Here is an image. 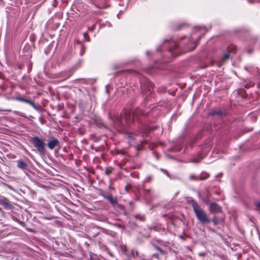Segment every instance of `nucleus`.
<instances>
[{
  "label": "nucleus",
  "mask_w": 260,
  "mask_h": 260,
  "mask_svg": "<svg viewBox=\"0 0 260 260\" xmlns=\"http://www.w3.org/2000/svg\"><path fill=\"white\" fill-rule=\"evenodd\" d=\"M133 120V117L129 111L125 110L122 112L119 117L114 119V123L117 128L124 131L125 130L122 128L124 122L127 125H129Z\"/></svg>",
  "instance_id": "f257e3e1"
},
{
  "label": "nucleus",
  "mask_w": 260,
  "mask_h": 260,
  "mask_svg": "<svg viewBox=\"0 0 260 260\" xmlns=\"http://www.w3.org/2000/svg\"><path fill=\"white\" fill-rule=\"evenodd\" d=\"M191 206L197 219L201 223L206 224L211 222V220L208 217L205 211L200 207L196 201H191Z\"/></svg>",
  "instance_id": "f03ea898"
},
{
  "label": "nucleus",
  "mask_w": 260,
  "mask_h": 260,
  "mask_svg": "<svg viewBox=\"0 0 260 260\" xmlns=\"http://www.w3.org/2000/svg\"><path fill=\"white\" fill-rule=\"evenodd\" d=\"M196 31H198V30H201L202 31L200 37L198 38L196 41L193 40L192 39H189L188 42L185 45V47L187 51L193 50L197 46V42L200 40L201 38L202 37V36L205 34V32L207 31V29L205 27H197L196 28Z\"/></svg>",
  "instance_id": "7ed1b4c3"
},
{
  "label": "nucleus",
  "mask_w": 260,
  "mask_h": 260,
  "mask_svg": "<svg viewBox=\"0 0 260 260\" xmlns=\"http://www.w3.org/2000/svg\"><path fill=\"white\" fill-rule=\"evenodd\" d=\"M30 141L40 154H45V144L41 139L37 136H35L31 138Z\"/></svg>",
  "instance_id": "20e7f679"
},
{
  "label": "nucleus",
  "mask_w": 260,
  "mask_h": 260,
  "mask_svg": "<svg viewBox=\"0 0 260 260\" xmlns=\"http://www.w3.org/2000/svg\"><path fill=\"white\" fill-rule=\"evenodd\" d=\"M98 194L107 200L113 206L117 204L116 198H114L111 194H107L103 189L101 188L99 189Z\"/></svg>",
  "instance_id": "39448f33"
},
{
  "label": "nucleus",
  "mask_w": 260,
  "mask_h": 260,
  "mask_svg": "<svg viewBox=\"0 0 260 260\" xmlns=\"http://www.w3.org/2000/svg\"><path fill=\"white\" fill-rule=\"evenodd\" d=\"M47 146L50 149L52 150L56 147L59 148L60 147V144L57 139L54 138L48 142Z\"/></svg>",
  "instance_id": "423d86ee"
},
{
  "label": "nucleus",
  "mask_w": 260,
  "mask_h": 260,
  "mask_svg": "<svg viewBox=\"0 0 260 260\" xmlns=\"http://www.w3.org/2000/svg\"><path fill=\"white\" fill-rule=\"evenodd\" d=\"M209 209L211 212L221 213L222 212L221 207L215 202H212L210 204Z\"/></svg>",
  "instance_id": "0eeeda50"
},
{
  "label": "nucleus",
  "mask_w": 260,
  "mask_h": 260,
  "mask_svg": "<svg viewBox=\"0 0 260 260\" xmlns=\"http://www.w3.org/2000/svg\"><path fill=\"white\" fill-rule=\"evenodd\" d=\"M170 43V47L169 48V51L172 53V55H178L179 54L175 51L178 48V43L175 41H171Z\"/></svg>",
  "instance_id": "6e6552de"
},
{
  "label": "nucleus",
  "mask_w": 260,
  "mask_h": 260,
  "mask_svg": "<svg viewBox=\"0 0 260 260\" xmlns=\"http://www.w3.org/2000/svg\"><path fill=\"white\" fill-rule=\"evenodd\" d=\"M16 100L18 101H20V102H24V103L28 104L30 105H31L35 109H38V108H37V106L36 105V104H35V103H34L33 102H32L29 100L21 98V97H17L16 98Z\"/></svg>",
  "instance_id": "1a4fd4ad"
},
{
  "label": "nucleus",
  "mask_w": 260,
  "mask_h": 260,
  "mask_svg": "<svg viewBox=\"0 0 260 260\" xmlns=\"http://www.w3.org/2000/svg\"><path fill=\"white\" fill-rule=\"evenodd\" d=\"M17 167L19 169L23 170H27L28 169V165L23 160L19 159L17 161Z\"/></svg>",
  "instance_id": "9d476101"
},
{
  "label": "nucleus",
  "mask_w": 260,
  "mask_h": 260,
  "mask_svg": "<svg viewBox=\"0 0 260 260\" xmlns=\"http://www.w3.org/2000/svg\"><path fill=\"white\" fill-rule=\"evenodd\" d=\"M152 193V191L150 189H143L144 197L146 200L150 199L151 198Z\"/></svg>",
  "instance_id": "9b49d317"
},
{
  "label": "nucleus",
  "mask_w": 260,
  "mask_h": 260,
  "mask_svg": "<svg viewBox=\"0 0 260 260\" xmlns=\"http://www.w3.org/2000/svg\"><path fill=\"white\" fill-rule=\"evenodd\" d=\"M0 203L6 209H12L14 208L12 204L6 201H1Z\"/></svg>",
  "instance_id": "f8f14e48"
},
{
  "label": "nucleus",
  "mask_w": 260,
  "mask_h": 260,
  "mask_svg": "<svg viewBox=\"0 0 260 260\" xmlns=\"http://www.w3.org/2000/svg\"><path fill=\"white\" fill-rule=\"evenodd\" d=\"M208 174L206 173H202L200 175H199V180H204L208 178Z\"/></svg>",
  "instance_id": "ddd939ff"
},
{
  "label": "nucleus",
  "mask_w": 260,
  "mask_h": 260,
  "mask_svg": "<svg viewBox=\"0 0 260 260\" xmlns=\"http://www.w3.org/2000/svg\"><path fill=\"white\" fill-rule=\"evenodd\" d=\"M203 201L206 204L210 205V199L209 196L208 195H206L202 198Z\"/></svg>",
  "instance_id": "4468645a"
},
{
  "label": "nucleus",
  "mask_w": 260,
  "mask_h": 260,
  "mask_svg": "<svg viewBox=\"0 0 260 260\" xmlns=\"http://www.w3.org/2000/svg\"><path fill=\"white\" fill-rule=\"evenodd\" d=\"M212 221L213 222L215 225H216L219 223V220L217 217L215 216L213 217Z\"/></svg>",
  "instance_id": "2eb2a0df"
},
{
  "label": "nucleus",
  "mask_w": 260,
  "mask_h": 260,
  "mask_svg": "<svg viewBox=\"0 0 260 260\" xmlns=\"http://www.w3.org/2000/svg\"><path fill=\"white\" fill-rule=\"evenodd\" d=\"M148 84V90H150L151 89L153 88L154 86V84L153 83L150 82L149 81H147Z\"/></svg>",
  "instance_id": "dca6fc26"
},
{
  "label": "nucleus",
  "mask_w": 260,
  "mask_h": 260,
  "mask_svg": "<svg viewBox=\"0 0 260 260\" xmlns=\"http://www.w3.org/2000/svg\"><path fill=\"white\" fill-rule=\"evenodd\" d=\"M189 179L190 180H195V181L199 180V175L198 176H196L194 175H191L189 176Z\"/></svg>",
  "instance_id": "f3484780"
},
{
  "label": "nucleus",
  "mask_w": 260,
  "mask_h": 260,
  "mask_svg": "<svg viewBox=\"0 0 260 260\" xmlns=\"http://www.w3.org/2000/svg\"><path fill=\"white\" fill-rule=\"evenodd\" d=\"M229 54L228 53H225L222 58V59L223 62L226 61L229 58Z\"/></svg>",
  "instance_id": "a211bd4d"
},
{
  "label": "nucleus",
  "mask_w": 260,
  "mask_h": 260,
  "mask_svg": "<svg viewBox=\"0 0 260 260\" xmlns=\"http://www.w3.org/2000/svg\"><path fill=\"white\" fill-rule=\"evenodd\" d=\"M152 180V177L151 176H148L144 180L145 182H149Z\"/></svg>",
  "instance_id": "6ab92c4d"
},
{
  "label": "nucleus",
  "mask_w": 260,
  "mask_h": 260,
  "mask_svg": "<svg viewBox=\"0 0 260 260\" xmlns=\"http://www.w3.org/2000/svg\"><path fill=\"white\" fill-rule=\"evenodd\" d=\"M13 112L14 114H15L17 115L20 116H23V114L19 111H14Z\"/></svg>",
  "instance_id": "aec40b11"
},
{
  "label": "nucleus",
  "mask_w": 260,
  "mask_h": 260,
  "mask_svg": "<svg viewBox=\"0 0 260 260\" xmlns=\"http://www.w3.org/2000/svg\"><path fill=\"white\" fill-rule=\"evenodd\" d=\"M105 174L107 175H109L111 172H112V171L111 169H108V168H106L105 169Z\"/></svg>",
  "instance_id": "412c9836"
},
{
  "label": "nucleus",
  "mask_w": 260,
  "mask_h": 260,
  "mask_svg": "<svg viewBox=\"0 0 260 260\" xmlns=\"http://www.w3.org/2000/svg\"><path fill=\"white\" fill-rule=\"evenodd\" d=\"M85 50V47L83 45H81V51H80V54L81 55H82L84 53Z\"/></svg>",
  "instance_id": "4be33fe9"
},
{
  "label": "nucleus",
  "mask_w": 260,
  "mask_h": 260,
  "mask_svg": "<svg viewBox=\"0 0 260 260\" xmlns=\"http://www.w3.org/2000/svg\"><path fill=\"white\" fill-rule=\"evenodd\" d=\"M255 206L257 210L260 212V201L256 202L255 203Z\"/></svg>",
  "instance_id": "5701e85b"
},
{
  "label": "nucleus",
  "mask_w": 260,
  "mask_h": 260,
  "mask_svg": "<svg viewBox=\"0 0 260 260\" xmlns=\"http://www.w3.org/2000/svg\"><path fill=\"white\" fill-rule=\"evenodd\" d=\"M161 254V255H166L167 254V252L164 250H162V249L160 248V249L158 251Z\"/></svg>",
  "instance_id": "b1692460"
},
{
  "label": "nucleus",
  "mask_w": 260,
  "mask_h": 260,
  "mask_svg": "<svg viewBox=\"0 0 260 260\" xmlns=\"http://www.w3.org/2000/svg\"><path fill=\"white\" fill-rule=\"evenodd\" d=\"M160 171L161 172H162L164 174L167 175V176L169 175L168 172L166 170L164 169H160Z\"/></svg>",
  "instance_id": "393cba45"
},
{
  "label": "nucleus",
  "mask_w": 260,
  "mask_h": 260,
  "mask_svg": "<svg viewBox=\"0 0 260 260\" xmlns=\"http://www.w3.org/2000/svg\"><path fill=\"white\" fill-rule=\"evenodd\" d=\"M131 188V186L130 185H127L125 187V190L126 192H128L129 189Z\"/></svg>",
  "instance_id": "a878e982"
},
{
  "label": "nucleus",
  "mask_w": 260,
  "mask_h": 260,
  "mask_svg": "<svg viewBox=\"0 0 260 260\" xmlns=\"http://www.w3.org/2000/svg\"><path fill=\"white\" fill-rule=\"evenodd\" d=\"M153 247L157 251H159L160 249V248L159 247H158V246H156L155 245H153Z\"/></svg>",
  "instance_id": "bb28decb"
},
{
  "label": "nucleus",
  "mask_w": 260,
  "mask_h": 260,
  "mask_svg": "<svg viewBox=\"0 0 260 260\" xmlns=\"http://www.w3.org/2000/svg\"><path fill=\"white\" fill-rule=\"evenodd\" d=\"M152 256H153V257H155V258H157V259H158V258H159V257H158V254H157V253L153 254L152 255Z\"/></svg>",
  "instance_id": "cd10ccee"
},
{
  "label": "nucleus",
  "mask_w": 260,
  "mask_h": 260,
  "mask_svg": "<svg viewBox=\"0 0 260 260\" xmlns=\"http://www.w3.org/2000/svg\"><path fill=\"white\" fill-rule=\"evenodd\" d=\"M3 111H11V110H3V109H0V113Z\"/></svg>",
  "instance_id": "c85d7f7f"
},
{
  "label": "nucleus",
  "mask_w": 260,
  "mask_h": 260,
  "mask_svg": "<svg viewBox=\"0 0 260 260\" xmlns=\"http://www.w3.org/2000/svg\"><path fill=\"white\" fill-rule=\"evenodd\" d=\"M211 114H212V115H214V114L219 115V112H212Z\"/></svg>",
  "instance_id": "c756f323"
},
{
  "label": "nucleus",
  "mask_w": 260,
  "mask_h": 260,
  "mask_svg": "<svg viewBox=\"0 0 260 260\" xmlns=\"http://www.w3.org/2000/svg\"><path fill=\"white\" fill-rule=\"evenodd\" d=\"M144 87V84H141V88L143 89Z\"/></svg>",
  "instance_id": "7c9ffc66"
},
{
  "label": "nucleus",
  "mask_w": 260,
  "mask_h": 260,
  "mask_svg": "<svg viewBox=\"0 0 260 260\" xmlns=\"http://www.w3.org/2000/svg\"><path fill=\"white\" fill-rule=\"evenodd\" d=\"M140 219L142 220H144V217L141 216V218H140Z\"/></svg>",
  "instance_id": "2f4dec72"
},
{
  "label": "nucleus",
  "mask_w": 260,
  "mask_h": 260,
  "mask_svg": "<svg viewBox=\"0 0 260 260\" xmlns=\"http://www.w3.org/2000/svg\"><path fill=\"white\" fill-rule=\"evenodd\" d=\"M168 41H169V40H164V42H168Z\"/></svg>",
  "instance_id": "473e14b6"
},
{
  "label": "nucleus",
  "mask_w": 260,
  "mask_h": 260,
  "mask_svg": "<svg viewBox=\"0 0 260 260\" xmlns=\"http://www.w3.org/2000/svg\"><path fill=\"white\" fill-rule=\"evenodd\" d=\"M70 75H68L66 78L67 79L70 77Z\"/></svg>",
  "instance_id": "72a5a7b5"
},
{
  "label": "nucleus",
  "mask_w": 260,
  "mask_h": 260,
  "mask_svg": "<svg viewBox=\"0 0 260 260\" xmlns=\"http://www.w3.org/2000/svg\"><path fill=\"white\" fill-rule=\"evenodd\" d=\"M93 29V26L91 27V30H92Z\"/></svg>",
  "instance_id": "f704fd0d"
},
{
  "label": "nucleus",
  "mask_w": 260,
  "mask_h": 260,
  "mask_svg": "<svg viewBox=\"0 0 260 260\" xmlns=\"http://www.w3.org/2000/svg\"><path fill=\"white\" fill-rule=\"evenodd\" d=\"M180 238H183V236H180Z\"/></svg>",
  "instance_id": "c9c22d12"
}]
</instances>
